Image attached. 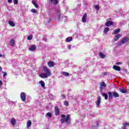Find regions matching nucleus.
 <instances>
[{
  "instance_id": "nucleus-1",
  "label": "nucleus",
  "mask_w": 129,
  "mask_h": 129,
  "mask_svg": "<svg viewBox=\"0 0 129 129\" xmlns=\"http://www.w3.org/2000/svg\"><path fill=\"white\" fill-rule=\"evenodd\" d=\"M43 70L45 73L39 74V77H41V78L45 79L47 78V77H49V76H51V71L47 67L43 66Z\"/></svg>"
},
{
  "instance_id": "nucleus-2",
  "label": "nucleus",
  "mask_w": 129,
  "mask_h": 129,
  "mask_svg": "<svg viewBox=\"0 0 129 129\" xmlns=\"http://www.w3.org/2000/svg\"><path fill=\"white\" fill-rule=\"evenodd\" d=\"M60 121L61 123H64V122H67L68 124H70V123H71V119L70 118V114H68L67 116L66 115L61 114Z\"/></svg>"
},
{
  "instance_id": "nucleus-3",
  "label": "nucleus",
  "mask_w": 129,
  "mask_h": 129,
  "mask_svg": "<svg viewBox=\"0 0 129 129\" xmlns=\"http://www.w3.org/2000/svg\"><path fill=\"white\" fill-rule=\"evenodd\" d=\"M108 94L109 98H110V99H112L113 97H115V98H117V97H119V94H118L115 91L108 92Z\"/></svg>"
},
{
  "instance_id": "nucleus-4",
  "label": "nucleus",
  "mask_w": 129,
  "mask_h": 129,
  "mask_svg": "<svg viewBox=\"0 0 129 129\" xmlns=\"http://www.w3.org/2000/svg\"><path fill=\"white\" fill-rule=\"evenodd\" d=\"M128 41H129V38L128 37H124L123 39L121 40V41H120V43L122 45H124V44L127 43V42Z\"/></svg>"
},
{
  "instance_id": "nucleus-5",
  "label": "nucleus",
  "mask_w": 129,
  "mask_h": 129,
  "mask_svg": "<svg viewBox=\"0 0 129 129\" xmlns=\"http://www.w3.org/2000/svg\"><path fill=\"white\" fill-rule=\"evenodd\" d=\"M20 97L22 101H26V97H27V95L24 92H22L20 95Z\"/></svg>"
},
{
  "instance_id": "nucleus-6",
  "label": "nucleus",
  "mask_w": 129,
  "mask_h": 129,
  "mask_svg": "<svg viewBox=\"0 0 129 129\" xmlns=\"http://www.w3.org/2000/svg\"><path fill=\"white\" fill-rule=\"evenodd\" d=\"M54 111L56 116H57L58 115H59V114H60V110H59V108L58 107V106H55Z\"/></svg>"
},
{
  "instance_id": "nucleus-7",
  "label": "nucleus",
  "mask_w": 129,
  "mask_h": 129,
  "mask_svg": "<svg viewBox=\"0 0 129 129\" xmlns=\"http://www.w3.org/2000/svg\"><path fill=\"white\" fill-rule=\"evenodd\" d=\"M100 102H101V98L100 97H98L97 98V100L96 102V104L97 107H99V106L100 105Z\"/></svg>"
},
{
  "instance_id": "nucleus-8",
  "label": "nucleus",
  "mask_w": 129,
  "mask_h": 129,
  "mask_svg": "<svg viewBox=\"0 0 129 129\" xmlns=\"http://www.w3.org/2000/svg\"><path fill=\"white\" fill-rule=\"evenodd\" d=\"M56 14L58 16L57 19L58 20V21H60V20H61V11L60 9L57 10Z\"/></svg>"
},
{
  "instance_id": "nucleus-9",
  "label": "nucleus",
  "mask_w": 129,
  "mask_h": 129,
  "mask_svg": "<svg viewBox=\"0 0 129 129\" xmlns=\"http://www.w3.org/2000/svg\"><path fill=\"white\" fill-rule=\"evenodd\" d=\"M122 37V35L121 34H118L115 36V38H114V40L115 42L117 41L120 38H121Z\"/></svg>"
},
{
  "instance_id": "nucleus-10",
  "label": "nucleus",
  "mask_w": 129,
  "mask_h": 129,
  "mask_svg": "<svg viewBox=\"0 0 129 129\" xmlns=\"http://www.w3.org/2000/svg\"><path fill=\"white\" fill-rule=\"evenodd\" d=\"M48 64V66L49 68L51 67H54V66H55V64L54 63V62L52 61H49L47 62Z\"/></svg>"
},
{
  "instance_id": "nucleus-11",
  "label": "nucleus",
  "mask_w": 129,
  "mask_h": 129,
  "mask_svg": "<svg viewBox=\"0 0 129 129\" xmlns=\"http://www.w3.org/2000/svg\"><path fill=\"white\" fill-rule=\"evenodd\" d=\"M87 19V15L84 14L82 19V22L83 23H86V19Z\"/></svg>"
},
{
  "instance_id": "nucleus-12",
  "label": "nucleus",
  "mask_w": 129,
  "mask_h": 129,
  "mask_svg": "<svg viewBox=\"0 0 129 129\" xmlns=\"http://www.w3.org/2000/svg\"><path fill=\"white\" fill-rule=\"evenodd\" d=\"M119 32H120V29L118 28L117 29H115V30H113L112 34V35H116V34H118V33H119Z\"/></svg>"
},
{
  "instance_id": "nucleus-13",
  "label": "nucleus",
  "mask_w": 129,
  "mask_h": 129,
  "mask_svg": "<svg viewBox=\"0 0 129 129\" xmlns=\"http://www.w3.org/2000/svg\"><path fill=\"white\" fill-rule=\"evenodd\" d=\"M36 45H31L29 48V51H35L36 50Z\"/></svg>"
},
{
  "instance_id": "nucleus-14",
  "label": "nucleus",
  "mask_w": 129,
  "mask_h": 129,
  "mask_svg": "<svg viewBox=\"0 0 129 129\" xmlns=\"http://www.w3.org/2000/svg\"><path fill=\"white\" fill-rule=\"evenodd\" d=\"M101 95L102 96H103V97H104L105 100H107L108 99V95H107V94L105 93H102Z\"/></svg>"
},
{
  "instance_id": "nucleus-15",
  "label": "nucleus",
  "mask_w": 129,
  "mask_h": 129,
  "mask_svg": "<svg viewBox=\"0 0 129 129\" xmlns=\"http://www.w3.org/2000/svg\"><path fill=\"white\" fill-rule=\"evenodd\" d=\"M11 123L12 125H16V123L17 122V120L14 118H12L11 119Z\"/></svg>"
},
{
  "instance_id": "nucleus-16",
  "label": "nucleus",
  "mask_w": 129,
  "mask_h": 129,
  "mask_svg": "<svg viewBox=\"0 0 129 129\" xmlns=\"http://www.w3.org/2000/svg\"><path fill=\"white\" fill-rule=\"evenodd\" d=\"M105 25L106 27H110V26H112L113 24L111 21H107L105 23Z\"/></svg>"
},
{
  "instance_id": "nucleus-17",
  "label": "nucleus",
  "mask_w": 129,
  "mask_h": 129,
  "mask_svg": "<svg viewBox=\"0 0 129 129\" xmlns=\"http://www.w3.org/2000/svg\"><path fill=\"white\" fill-rule=\"evenodd\" d=\"M113 69L114 70H115L116 71H120V67L117 66H113Z\"/></svg>"
},
{
  "instance_id": "nucleus-18",
  "label": "nucleus",
  "mask_w": 129,
  "mask_h": 129,
  "mask_svg": "<svg viewBox=\"0 0 129 129\" xmlns=\"http://www.w3.org/2000/svg\"><path fill=\"white\" fill-rule=\"evenodd\" d=\"M10 45L12 46V47H14V46H15V40H14V39L11 40L10 42Z\"/></svg>"
},
{
  "instance_id": "nucleus-19",
  "label": "nucleus",
  "mask_w": 129,
  "mask_h": 129,
  "mask_svg": "<svg viewBox=\"0 0 129 129\" xmlns=\"http://www.w3.org/2000/svg\"><path fill=\"white\" fill-rule=\"evenodd\" d=\"M39 84L41 85V87H42V88H44V87H45V82H44V81H40L39 82Z\"/></svg>"
},
{
  "instance_id": "nucleus-20",
  "label": "nucleus",
  "mask_w": 129,
  "mask_h": 129,
  "mask_svg": "<svg viewBox=\"0 0 129 129\" xmlns=\"http://www.w3.org/2000/svg\"><path fill=\"white\" fill-rule=\"evenodd\" d=\"M31 125H32V122L31 121V120H29L28 121H27V128H29V127H30V126H31Z\"/></svg>"
},
{
  "instance_id": "nucleus-21",
  "label": "nucleus",
  "mask_w": 129,
  "mask_h": 129,
  "mask_svg": "<svg viewBox=\"0 0 129 129\" xmlns=\"http://www.w3.org/2000/svg\"><path fill=\"white\" fill-rule=\"evenodd\" d=\"M50 4H53V5H57L58 4V0H50Z\"/></svg>"
},
{
  "instance_id": "nucleus-22",
  "label": "nucleus",
  "mask_w": 129,
  "mask_h": 129,
  "mask_svg": "<svg viewBox=\"0 0 129 129\" xmlns=\"http://www.w3.org/2000/svg\"><path fill=\"white\" fill-rule=\"evenodd\" d=\"M100 86L104 88L106 87V84L104 82H102L100 83Z\"/></svg>"
},
{
  "instance_id": "nucleus-23",
  "label": "nucleus",
  "mask_w": 129,
  "mask_h": 129,
  "mask_svg": "<svg viewBox=\"0 0 129 129\" xmlns=\"http://www.w3.org/2000/svg\"><path fill=\"white\" fill-rule=\"evenodd\" d=\"M9 24L10 26H11V27H15V26H16V25L15 24V23H14V22L12 21H9Z\"/></svg>"
},
{
  "instance_id": "nucleus-24",
  "label": "nucleus",
  "mask_w": 129,
  "mask_h": 129,
  "mask_svg": "<svg viewBox=\"0 0 129 129\" xmlns=\"http://www.w3.org/2000/svg\"><path fill=\"white\" fill-rule=\"evenodd\" d=\"M61 74H62V75H63V76H69L70 74L69 73H67V72H63L61 73Z\"/></svg>"
},
{
  "instance_id": "nucleus-25",
  "label": "nucleus",
  "mask_w": 129,
  "mask_h": 129,
  "mask_svg": "<svg viewBox=\"0 0 129 129\" xmlns=\"http://www.w3.org/2000/svg\"><path fill=\"white\" fill-rule=\"evenodd\" d=\"M108 31H109V28L108 27H106L104 29V34H106V33L107 32H108Z\"/></svg>"
},
{
  "instance_id": "nucleus-26",
  "label": "nucleus",
  "mask_w": 129,
  "mask_h": 129,
  "mask_svg": "<svg viewBox=\"0 0 129 129\" xmlns=\"http://www.w3.org/2000/svg\"><path fill=\"white\" fill-rule=\"evenodd\" d=\"M99 56L102 59H104L105 57V55L102 53V52H100L99 54Z\"/></svg>"
},
{
  "instance_id": "nucleus-27",
  "label": "nucleus",
  "mask_w": 129,
  "mask_h": 129,
  "mask_svg": "<svg viewBox=\"0 0 129 129\" xmlns=\"http://www.w3.org/2000/svg\"><path fill=\"white\" fill-rule=\"evenodd\" d=\"M120 92H121V93H126L127 92L125 89H121Z\"/></svg>"
},
{
  "instance_id": "nucleus-28",
  "label": "nucleus",
  "mask_w": 129,
  "mask_h": 129,
  "mask_svg": "<svg viewBox=\"0 0 129 129\" xmlns=\"http://www.w3.org/2000/svg\"><path fill=\"white\" fill-rule=\"evenodd\" d=\"M72 41V38L71 37H69L66 39V42H71Z\"/></svg>"
},
{
  "instance_id": "nucleus-29",
  "label": "nucleus",
  "mask_w": 129,
  "mask_h": 129,
  "mask_svg": "<svg viewBox=\"0 0 129 129\" xmlns=\"http://www.w3.org/2000/svg\"><path fill=\"white\" fill-rule=\"evenodd\" d=\"M31 13H33L34 14H37V13H38V11L35 9H31Z\"/></svg>"
},
{
  "instance_id": "nucleus-30",
  "label": "nucleus",
  "mask_w": 129,
  "mask_h": 129,
  "mask_svg": "<svg viewBox=\"0 0 129 129\" xmlns=\"http://www.w3.org/2000/svg\"><path fill=\"white\" fill-rule=\"evenodd\" d=\"M46 115L48 116V117L51 118L52 117V113L51 112H48L46 113Z\"/></svg>"
},
{
  "instance_id": "nucleus-31",
  "label": "nucleus",
  "mask_w": 129,
  "mask_h": 129,
  "mask_svg": "<svg viewBox=\"0 0 129 129\" xmlns=\"http://www.w3.org/2000/svg\"><path fill=\"white\" fill-rule=\"evenodd\" d=\"M33 39V35H31L27 37V39L29 40H31Z\"/></svg>"
},
{
  "instance_id": "nucleus-32",
  "label": "nucleus",
  "mask_w": 129,
  "mask_h": 129,
  "mask_svg": "<svg viewBox=\"0 0 129 129\" xmlns=\"http://www.w3.org/2000/svg\"><path fill=\"white\" fill-rule=\"evenodd\" d=\"M123 125L125 127H126V126H129V123H127V122L123 123Z\"/></svg>"
},
{
  "instance_id": "nucleus-33",
  "label": "nucleus",
  "mask_w": 129,
  "mask_h": 129,
  "mask_svg": "<svg viewBox=\"0 0 129 129\" xmlns=\"http://www.w3.org/2000/svg\"><path fill=\"white\" fill-rule=\"evenodd\" d=\"M95 9L97 10V11H99V5H95Z\"/></svg>"
},
{
  "instance_id": "nucleus-34",
  "label": "nucleus",
  "mask_w": 129,
  "mask_h": 129,
  "mask_svg": "<svg viewBox=\"0 0 129 129\" xmlns=\"http://www.w3.org/2000/svg\"><path fill=\"white\" fill-rule=\"evenodd\" d=\"M103 87H101L100 86V92H101V93H103Z\"/></svg>"
},
{
  "instance_id": "nucleus-35",
  "label": "nucleus",
  "mask_w": 129,
  "mask_h": 129,
  "mask_svg": "<svg viewBox=\"0 0 129 129\" xmlns=\"http://www.w3.org/2000/svg\"><path fill=\"white\" fill-rule=\"evenodd\" d=\"M64 105H65L66 106H68V105H69V103H68V101H65L63 102Z\"/></svg>"
},
{
  "instance_id": "nucleus-36",
  "label": "nucleus",
  "mask_w": 129,
  "mask_h": 129,
  "mask_svg": "<svg viewBox=\"0 0 129 129\" xmlns=\"http://www.w3.org/2000/svg\"><path fill=\"white\" fill-rule=\"evenodd\" d=\"M13 3L14 5H17L18 4V0H13Z\"/></svg>"
},
{
  "instance_id": "nucleus-37",
  "label": "nucleus",
  "mask_w": 129,
  "mask_h": 129,
  "mask_svg": "<svg viewBox=\"0 0 129 129\" xmlns=\"http://www.w3.org/2000/svg\"><path fill=\"white\" fill-rule=\"evenodd\" d=\"M3 73H4V74L3 75V77H6V76H7V75H8V74L6 72H3Z\"/></svg>"
},
{
  "instance_id": "nucleus-38",
  "label": "nucleus",
  "mask_w": 129,
  "mask_h": 129,
  "mask_svg": "<svg viewBox=\"0 0 129 129\" xmlns=\"http://www.w3.org/2000/svg\"><path fill=\"white\" fill-rule=\"evenodd\" d=\"M8 2L9 4H12V2H13V0H8Z\"/></svg>"
},
{
  "instance_id": "nucleus-39",
  "label": "nucleus",
  "mask_w": 129,
  "mask_h": 129,
  "mask_svg": "<svg viewBox=\"0 0 129 129\" xmlns=\"http://www.w3.org/2000/svg\"><path fill=\"white\" fill-rule=\"evenodd\" d=\"M2 85H3V81L0 80V87H2Z\"/></svg>"
},
{
  "instance_id": "nucleus-40",
  "label": "nucleus",
  "mask_w": 129,
  "mask_h": 129,
  "mask_svg": "<svg viewBox=\"0 0 129 129\" xmlns=\"http://www.w3.org/2000/svg\"><path fill=\"white\" fill-rule=\"evenodd\" d=\"M116 65H120L121 64V62H117L116 63Z\"/></svg>"
},
{
  "instance_id": "nucleus-41",
  "label": "nucleus",
  "mask_w": 129,
  "mask_h": 129,
  "mask_svg": "<svg viewBox=\"0 0 129 129\" xmlns=\"http://www.w3.org/2000/svg\"><path fill=\"white\" fill-rule=\"evenodd\" d=\"M34 6L35 7V8H38V5H37L36 4H35L34 5Z\"/></svg>"
},
{
  "instance_id": "nucleus-42",
  "label": "nucleus",
  "mask_w": 129,
  "mask_h": 129,
  "mask_svg": "<svg viewBox=\"0 0 129 129\" xmlns=\"http://www.w3.org/2000/svg\"><path fill=\"white\" fill-rule=\"evenodd\" d=\"M71 48H72L71 45H70L68 46V49H71Z\"/></svg>"
},
{
  "instance_id": "nucleus-43",
  "label": "nucleus",
  "mask_w": 129,
  "mask_h": 129,
  "mask_svg": "<svg viewBox=\"0 0 129 129\" xmlns=\"http://www.w3.org/2000/svg\"><path fill=\"white\" fill-rule=\"evenodd\" d=\"M32 4H33V5H34H34L36 4V2H35V1H32Z\"/></svg>"
},
{
  "instance_id": "nucleus-44",
  "label": "nucleus",
  "mask_w": 129,
  "mask_h": 129,
  "mask_svg": "<svg viewBox=\"0 0 129 129\" xmlns=\"http://www.w3.org/2000/svg\"><path fill=\"white\" fill-rule=\"evenodd\" d=\"M2 57H5V56L4 55H3L2 54H0V58Z\"/></svg>"
},
{
  "instance_id": "nucleus-45",
  "label": "nucleus",
  "mask_w": 129,
  "mask_h": 129,
  "mask_svg": "<svg viewBox=\"0 0 129 129\" xmlns=\"http://www.w3.org/2000/svg\"><path fill=\"white\" fill-rule=\"evenodd\" d=\"M3 70V69L2 68V67H0V72Z\"/></svg>"
},
{
  "instance_id": "nucleus-46",
  "label": "nucleus",
  "mask_w": 129,
  "mask_h": 129,
  "mask_svg": "<svg viewBox=\"0 0 129 129\" xmlns=\"http://www.w3.org/2000/svg\"><path fill=\"white\" fill-rule=\"evenodd\" d=\"M62 98H65V96L64 95H62Z\"/></svg>"
},
{
  "instance_id": "nucleus-47",
  "label": "nucleus",
  "mask_w": 129,
  "mask_h": 129,
  "mask_svg": "<svg viewBox=\"0 0 129 129\" xmlns=\"http://www.w3.org/2000/svg\"><path fill=\"white\" fill-rule=\"evenodd\" d=\"M50 22H51V19H49V21L48 23H50Z\"/></svg>"
},
{
  "instance_id": "nucleus-48",
  "label": "nucleus",
  "mask_w": 129,
  "mask_h": 129,
  "mask_svg": "<svg viewBox=\"0 0 129 129\" xmlns=\"http://www.w3.org/2000/svg\"><path fill=\"white\" fill-rule=\"evenodd\" d=\"M123 129H127L126 127L124 126Z\"/></svg>"
}]
</instances>
